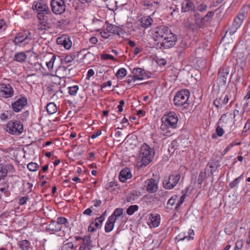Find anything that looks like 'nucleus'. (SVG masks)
Returning <instances> with one entry per match:
<instances>
[{
	"instance_id": "43",
	"label": "nucleus",
	"mask_w": 250,
	"mask_h": 250,
	"mask_svg": "<svg viewBox=\"0 0 250 250\" xmlns=\"http://www.w3.org/2000/svg\"><path fill=\"white\" fill-rule=\"evenodd\" d=\"M240 142L233 141L226 148L224 149V153L226 154L227 153L233 146H238L241 145Z\"/></svg>"
},
{
	"instance_id": "57",
	"label": "nucleus",
	"mask_w": 250,
	"mask_h": 250,
	"mask_svg": "<svg viewBox=\"0 0 250 250\" xmlns=\"http://www.w3.org/2000/svg\"><path fill=\"white\" fill-rule=\"evenodd\" d=\"M29 200V197L28 196H25L24 197H22L20 199L19 204L21 206H22L25 205L26 202Z\"/></svg>"
},
{
	"instance_id": "40",
	"label": "nucleus",
	"mask_w": 250,
	"mask_h": 250,
	"mask_svg": "<svg viewBox=\"0 0 250 250\" xmlns=\"http://www.w3.org/2000/svg\"><path fill=\"white\" fill-rule=\"evenodd\" d=\"M56 222L59 224V225H60L61 227H62V228L63 225L64 226H67V225L68 224V222L67 219L63 217H58L57 219Z\"/></svg>"
},
{
	"instance_id": "15",
	"label": "nucleus",
	"mask_w": 250,
	"mask_h": 250,
	"mask_svg": "<svg viewBox=\"0 0 250 250\" xmlns=\"http://www.w3.org/2000/svg\"><path fill=\"white\" fill-rule=\"evenodd\" d=\"M27 104V99L25 97H21L12 104L11 106L14 111L19 112L22 110L23 107Z\"/></svg>"
},
{
	"instance_id": "14",
	"label": "nucleus",
	"mask_w": 250,
	"mask_h": 250,
	"mask_svg": "<svg viewBox=\"0 0 250 250\" xmlns=\"http://www.w3.org/2000/svg\"><path fill=\"white\" fill-rule=\"evenodd\" d=\"M229 69L228 67H221L218 73V83L221 85H225L229 73Z\"/></svg>"
},
{
	"instance_id": "35",
	"label": "nucleus",
	"mask_w": 250,
	"mask_h": 250,
	"mask_svg": "<svg viewBox=\"0 0 250 250\" xmlns=\"http://www.w3.org/2000/svg\"><path fill=\"white\" fill-rule=\"evenodd\" d=\"M243 175H240L239 177L235 179L232 182L229 184V186L231 188H234L238 187V185L240 181L243 179Z\"/></svg>"
},
{
	"instance_id": "11",
	"label": "nucleus",
	"mask_w": 250,
	"mask_h": 250,
	"mask_svg": "<svg viewBox=\"0 0 250 250\" xmlns=\"http://www.w3.org/2000/svg\"><path fill=\"white\" fill-rule=\"evenodd\" d=\"M177 41V37L172 33H170L167 37L163 38L161 42V47L164 49H168L173 47Z\"/></svg>"
},
{
	"instance_id": "50",
	"label": "nucleus",
	"mask_w": 250,
	"mask_h": 250,
	"mask_svg": "<svg viewBox=\"0 0 250 250\" xmlns=\"http://www.w3.org/2000/svg\"><path fill=\"white\" fill-rule=\"evenodd\" d=\"M216 168V167L212 165H209V164H208L206 167V170L208 173V175L209 174L212 175Z\"/></svg>"
},
{
	"instance_id": "31",
	"label": "nucleus",
	"mask_w": 250,
	"mask_h": 250,
	"mask_svg": "<svg viewBox=\"0 0 250 250\" xmlns=\"http://www.w3.org/2000/svg\"><path fill=\"white\" fill-rule=\"evenodd\" d=\"M152 22V19L149 17H144L141 19V25L143 27H148L149 26Z\"/></svg>"
},
{
	"instance_id": "3",
	"label": "nucleus",
	"mask_w": 250,
	"mask_h": 250,
	"mask_svg": "<svg viewBox=\"0 0 250 250\" xmlns=\"http://www.w3.org/2000/svg\"><path fill=\"white\" fill-rule=\"evenodd\" d=\"M190 93L187 89H183L178 91L174 98V104L176 106H185V107L188 106L189 103L188 99Z\"/></svg>"
},
{
	"instance_id": "44",
	"label": "nucleus",
	"mask_w": 250,
	"mask_h": 250,
	"mask_svg": "<svg viewBox=\"0 0 250 250\" xmlns=\"http://www.w3.org/2000/svg\"><path fill=\"white\" fill-rule=\"evenodd\" d=\"M69 93L71 96H74L76 94L78 90H79V86L77 85H75L72 86H69Z\"/></svg>"
},
{
	"instance_id": "61",
	"label": "nucleus",
	"mask_w": 250,
	"mask_h": 250,
	"mask_svg": "<svg viewBox=\"0 0 250 250\" xmlns=\"http://www.w3.org/2000/svg\"><path fill=\"white\" fill-rule=\"evenodd\" d=\"M101 36L104 38H108L110 36V33L106 29L102 30L101 33Z\"/></svg>"
},
{
	"instance_id": "58",
	"label": "nucleus",
	"mask_w": 250,
	"mask_h": 250,
	"mask_svg": "<svg viewBox=\"0 0 250 250\" xmlns=\"http://www.w3.org/2000/svg\"><path fill=\"white\" fill-rule=\"evenodd\" d=\"M178 198L177 196L176 195L175 196L171 197L167 202V205L168 206H173L176 201L177 198Z\"/></svg>"
},
{
	"instance_id": "27",
	"label": "nucleus",
	"mask_w": 250,
	"mask_h": 250,
	"mask_svg": "<svg viewBox=\"0 0 250 250\" xmlns=\"http://www.w3.org/2000/svg\"><path fill=\"white\" fill-rule=\"evenodd\" d=\"M27 58V55L24 52L17 53L14 55V60L20 62H24Z\"/></svg>"
},
{
	"instance_id": "5",
	"label": "nucleus",
	"mask_w": 250,
	"mask_h": 250,
	"mask_svg": "<svg viewBox=\"0 0 250 250\" xmlns=\"http://www.w3.org/2000/svg\"><path fill=\"white\" fill-rule=\"evenodd\" d=\"M6 131L14 135H20L23 131V125L18 121H10L6 125Z\"/></svg>"
},
{
	"instance_id": "30",
	"label": "nucleus",
	"mask_w": 250,
	"mask_h": 250,
	"mask_svg": "<svg viewBox=\"0 0 250 250\" xmlns=\"http://www.w3.org/2000/svg\"><path fill=\"white\" fill-rule=\"evenodd\" d=\"M223 126H222L220 125L217 124V127L215 130V133H213L212 135V138L214 139L216 138L217 135L219 137H221L224 133V130L223 128Z\"/></svg>"
},
{
	"instance_id": "59",
	"label": "nucleus",
	"mask_w": 250,
	"mask_h": 250,
	"mask_svg": "<svg viewBox=\"0 0 250 250\" xmlns=\"http://www.w3.org/2000/svg\"><path fill=\"white\" fill-rule=\"evenodd\" d=\"M168 192L167 191H163L162 190H160V191H159L158 192V195L160 196H161L162 197V201L163 202H165L166 199V197L167 196V194Z\"/></svg>"
},
{
	"instance_id": "26",
	"label": "nucleus",
	"mask_w": 250,
	"mask_h": 250,
	"mask_svg": "<svg viewBox=\"0 0 250 250\" xmlns=\"http://www.w3.org/2000/svg\"><path fill=\"white\" fill-rule=\"evenodd\" d=\"M232 95L230 92H227L226 94L222 95L219 99L223 106L228 103L229 101L232 99Z\"/></svg>"
},
{
	"instance_id": "55",
	"label": "nucleus",
	"mask_w": 250,
	"mask_h": 250,
	"mask_svg": "<svg viewBox=\"0 0 250 250\" xmlns=\"http://www.w3.org/2000/svg\"><path fill=\"white\" fill-rule=\"evenodd\" d=\"M208 6L204 3H201L197 6V10L201 12H205L207 9Z\"/></svg>"
},
{
	"instance_id": "45",
	"label": "nucleus",
	"mask_w": 250,
	"mask_h": 250,
	"mask_svg": "<svg viewBox=\"0 0 250 250\" xmlns=\"http://www.w3.org/2000/svg\"><path fill=\"white\" fill-rule=\"evenodd\" d=\"M39 167V165L36 163L31 162L27 165V168L31 171H35Z\"/></svg>"
},
{
	"instance_id": "1",
	"label": "nucleus",
	"mask_w": 250,
	"mask_h": 250,
	"mask_svg": "<svg viewBox=\"0 0 250 250\" xmlns=\"http://www.w3.org/2000/svg\"><path fill=\"white\" fill-rule=\"evenodd\" d=\"M161 120L162 124L160 129L165 131L166 133L170 132L168 130L169 127L176 128L178 121V116L174 112H169L167 114L164 115Z\"/></svg>"
},
{
	"instance_id": "23",
	"label": "nucleus",
	"mask_w": 250,
	"mask_h": 250,
	"mask_svg": "<svg viewBox=\"0 0 250 250\" xmlns=\"http://www.w3.org/2000/svg\"><path fill=\"white\" fill-rule=\"evenodd\" d=\"M106 30L108 31L109 33L119 35L121 28L116 25L108 24L106 26Z\"/></svg>"
},
{
	"instance_id": "34",
	"label": "nucleus",
	"mask_w": 250,
	"mask_h": 250,
	"mask_svg": "<svg viewBox=\"0 0 250 250\" xmlns=\"http://www.w3.org/2000/svg\"><path fill=\"white\" fill-rule=\"evenodd\" d=\"M147 224L150 228H155L156 227V215L151 214L148 218Z\"/></svg>"
},
{
	"instance_id": "52",
	"label": "nucleus",
	"mask_w": 250,
	"mask_h": 250,
	"mask_svg": "<svg viewBox=\"0 0 250 250\" xmlns=\"http://www.w3.org/2000/svg\"><path fill=\"white\" fill-rule=\"evenodd\" d=\"M101 59L104 60L110 59L114 61H116V59L113 56L108 54H102L101 55Z\"/></svg>"
},
{
	"instance_id": "4",
	"label": "nucleus",
	"mask_w": 250,
	"mask_h": 250,
	"mask_svg": "<svg viewBox=\"0 0 250 250\" xmlns=\"http://www.w3.org/2000/svg\"><path fill=\"white\" fill-rule=\"evenodd\" d=\"M217 123L229 132L234 129V121H233V116L230 113L223 114Z\"/></svg>"
},
{
	"instance_id": "38",
	"label": "nucleus",
	"mask_w": 250,
	"mask_h": 250,
	"mask_svg": "<svg viewBox=\"0 0 250 250\" xmlns=\"http://www.w3.org/2000/svg\"><path fill=\"white\" fill-rule=\"evenodd\" d=\"M126 70L124 68H120L115 74V76L118 78H123L126 75Z\"/></svg>"
},
{
	"instance_id": "7",
	"label": "nucleus",
	"mask_w": 250,
	"mask_h": 250,
	"mask_svg": "<svg viewBox=\"0 0 250 250\" xmlns=\"http://www.w3.org/2000/svg\"><path fill=\"white\" fill-rule=\"evenodd\" d=\"M32 8L34 10H36L38 15V18L40 20L43 15L50 13L48 5L42 0L35 1L32 6Z\"/></svg>"
},
{
	"instance_id": "33",
	"label": "nucleus",
	"mask_w": 250,
	"mask_h": 250,
	"mask_svg": "<svg viewBox=\"0 0 250 250\" xmlns=\"http://www.w3.org/2000/svg\"><path fill=\"white\" fill-rule=\"evenodd\" d=\"M46 110L49 114H53L57 111V108L54 103H50L46 106Z\"/></svg>"
},
{
	"instance_id": "8",
	"label": "nucleus",
	"mask_w": 250,
	"mask_h": 250,
	"mask_svg": "<svg viewBox=\"0 0 250 250\" xmlns=\"http://www.w3.org/2000/svg\"><path fill=\"white\" fill-rule=\"evenodd\" d=\"M245 19V13H238L233 20L231 26L227 31L226 34L229 33L230 35H233L240 27Z\"/></svg>"
},
{
	"instance_id": "20",
	"label": "nucleus",
	"mask_w": 250,
	"mask_h": 250,
	"mask_svg": "<svg viewBox=\"0 0 250 250\" xmlns=\"http://www.w3.org/2000/svg\"><path fill=\"white\" fill-rule=\"evenodd\" d=\"M146 190L149 193H154L156 191V182L155 179L151 178L146 182Z\"/></svg>"
},
{
	"instance_id": "42",
	"label": "nucleus",
	"mask_w": 250,
	"mask_h": 250,
	"mask_svg": "<svg viewBox=\"0 0 250 250\" xmlns=\"http://www.w3.org/2000/svg\"><path fill=\"white\" fill-rule=\"evenodd\" d=\"M48 28V25L45 21H42L38 25V29L40 31L47 30Z\"/></svg>"
},
{
	"instance_id": "56",
	"label": "nucleus",
	"mask_w": 250,
	"mask_h": 250,
	"mask_svg": "<svg viewBox=\"0 0 250 250\" xmlns=\"http://www.w3.org/2000/svg\"><path fill=\"white\" fill-rule=\"evenodd\" d=\"M137 79L135 77L134 75H129L128 76L125 80V82L128 84H130L132 82H134Z\"/></svg>"
},
{
	"instance_id": "62",
	"label": "nucleus",
	"mask_w": 250,
	"mask_h": 250,
	"mask_svg": "<svg viewBox=\"0 0 250 250\" xmlns=\"http://www.w3.org/2000/svg\"><path fill=\"white\" fill-rule=\"evenodd\" d=\"M214 104L217 108H221L223 106L219 98H217L214 100Z\"/></svg>"
},
{
	"instance_id": "60",
	"label": "nucleus",
	"mask_w": 250,
	"mask_h": 250,
	"mask_svg": "<svg viewBox=\"0 0 250 250\" xmlns=\"http://www.w3.org/2000/svg\"><path fill=\"white\" fill-rule=\"evenodd\" d=\"M186 196V193H184L180 197V198L179 199V200L178 201V203L177 204L176 208H177L178 207L180 206V205H181L183 203V202L185 201Z\"/></svg>"
},
{
	"instance_id": "13",
	"label": "nucleus",
	"mask_w": 250,
	"mask_h": 250,
	"mask_svg": "<svg viewBox=\"0 0 250 250\" xmlns=\"http://www.w3.org/2000/svg\"><path fill=\"white\" fill-rule=\"evenodd\" d=\"M75 240L80 241L79 250H91L93 247L90 237L89 236H85L83 238L77 236L75 237Z\"/></svg>"
},
{
	"instance_id": "36",
	"label": "nucleus",
	"mask_w": 250,
	"mask_h": 250,
	"mask_svg": "<svg viewBox=\"0 0 250 250\" xmlns=\"http://www.w3.org/2000/svg\"><path fill=\"white\" fill-rule=\"evenodd\" d=\"M104 220V218H103V216H100L99 217L96 218L95 221L92 222V223L93 224L94 226L96 227V228L99 229L101 227L102 224Z\"/></svg>"
},
{
	"instance_id": "54",
	"label": "nucleus",
	"mask_w": 250,
	"mask_h": 250,
	"mask_svg": "<svg viewBox=\"0 0 250 250\" xmlns=\"http://www.w3.org/2000/svg\"><path fill=\"white\" fill-rule=\"evenodd\" d=\"M10 194L8 188H0V196H8Z\"/></svg>"
},
{
	"instance_id": "21",
	"label": "nucleus",
	"mask_w": 250,
	"mask_h": 250,
	"mask_svg": "<svg viewBox=\"0 0 250 250\" xmlns=\"http://www.w3.org/2000/svg\"><path fill=\"white\" fill-rule=\"evenodd\" d=\"M131 177L132 175L130 169L128 168H125L121 171L119 178L121 182H125Z\"/></svg>"
},
{
	"instance_id": "25",
	"label": "nucleus",
	"mask_w": 250,
	"mask_h": 250,
	"mask_svg": "<svg viewBox=\"0 0 250 250\" xmlns=\"http://www.w3.org/2000/svg\"><path fill=\"white\" fill-rule=\"evenodd\" d=\"M18 245L21 250H32L31 243L27 240L19 241Z\"/></svg>"
},
{
	"instance_id": "17",
	"label": "nucleus",
	"mask_w": 250,
	"mask_h": 250,
	"mask_svg": "<svg viewBox=\"0 0 250 250\" xmlns=\"http://www.w3.org/2000/svg\"><path fill=\"white\" fill-rule=\"evenodd\" d=\"M171 33L172 32L169 28L166 26L157 27V40H162Z\"/></svg>"
},
{
	"instance_id": "41",
	"label": "nucleus",
	"mask_w": 250,
	"mask_h": 250,
	"mask_svg": "<svg viewBox=\"0 0 250 250\" xmlns=\"http://www.w3.org/2000/svg\"><path fill=\"white\" fill-rule=\"evenodd\" d=\"M138 206L137 205L130 206L126 210V213L129 215H132L135 211L138 210Z\"/></svg>"
},
{
	"instance_id": "16",
	"label": "nucleus",
	"mask_w": 250,
	"mask_h": 250,
	"mask_svg": "<svg viewBox=\"0 0 250 250\" xmlns=\"http://www.w3.org/2000/svg\"><path fill=\"white\" fill-rule=\"evenodd\" d=\"M57 43L63 46L66 49H69L72 46V42L69 37L66 35L59 37L57 39Z\"/></svg>"
},
{
	"instance_id": "48",
	"label": "nucleus",
	"mask_w": 250,
	"mask_h": 250,
	"mask_svg": "<svg viewBox=\"0 0 250 250\" xmlns=\"http://www.w3.org/2000/svg\"><path fill=\"white\" fill-rule=\"evenodd\" d=\"M123 214V209L121 208H117L115 209L113 214L110 216L113 217L114 219H116L117 217L120 216Z\"/></svg>"
},
{
	"instance_id": "22",
	"label": "nucleus",
	"mask_w": 250,
	"mask_h": 250,
	"mask_svg": "<svg viewBox=\"0 0 250 250\" xmlns=\"http://www.w3.org/2000/svg\"><path fill=\"white\" fill-rule=\"evenodd\" d=\"M116 220V219H114L113 217L112 216H109L108 218V220L104 227L105 231L106 232H109L112 230Z\"/></svg>"
},
{
	"instance_id": "29",
	"label": "nucleus",
	"mask_w": 250,
	"mask_h": 250,
	"mask_svg": "<svg viewBox=\"0 0 250 250\" xmlns=\"http://www.w3.org/2000/svg\"><path fill=\"white\" fill-rule=\"evenodd\" d=\"M48 229L54 232H58L61 230L62 227L56 221H53L49 225Z\"/></svg>"
},
{
	"instance_id": "19",
	"label": "nucleus",
	"mask_w": 250,
	"mask_h": 250,
	"mask_svg": "<svg viewBox=\"0 0 250 250\" xmlns=\"http://www.w3.org/2000/svg\"><path fill=\"white\" fill-rule=\"evenodd\" d=\"M194 232L193 230L189 229L188 232V234H186L185 233H181L176 237V240H177L178 242L179 241H183L185 239H187L188 241L193 240L194 238Z\"/></svg>"
},
{
	"instance_id": "10",
	"label": "nucleus",
	"mask_w": 250,
	"mask_h": 250,
	"mask_svg": "<svg viewBox=\"0 0 250 250\" xmlns=\"http://www.w3.org/2000/svg\"><path fill=\"white\" fill-rule=\"evenodd\" d=\"M50 5L52 11L55 14L60 15L65 11V0H51Z\"/></svg>"
},
{
	"instance_id": "51",
	"label": "nucleus",
	"mask_w": 250,
	"mask_h": 250,
	"mask_svg": "<svg viewBox=\"0 0 250 250\" xmlns=\"http://www.w3.org/2000/svg\"><path fill=\"white\" fill-rule=\"evenodd\" d=\"M244 245V241L243 239L237 240L235 243L234 250H240L242 248Z\"/></svg>"
},
{
	"instance_id": "24",
	"label": "nucleus",
	"mask_w": 250,
	"mask_h": 250,
	"mask_svg": "<svg viewBox=\"0 0 250 250\" xmlns=\"http://www.w3.org/2000/svg\"><path fill=\"white\" fill-rule=\"evenodd\" d=\"M103 25L104 22L102 21L94 19L93 20V23L91 24V28L95 31H99L102 29Z\"/></svg>"
},
{
	"instance_id": "9",
	"label": "nucleus",
	"mask_w": 250,
	"mask_h": 250,
	"mask_svg": "<svg viewBox=\"0 0 250 250\" xmlns=\"http://www.w3.org/2000/svg\"><path fill=\"white\" fill-rule=\"evenodd\" d=\"M31 39V33L28 31H22L16 35L13 42L15 44L19 45L23 42L25 45L28 44Z\"/></svg>"
},
{
	"instance_id": "46",
	"label": "nucleus",
	"mask_w": 250,
	"mask_h": 250,
	"mask_svg": "<svg viewBox=\"0 0 250 250\" xmlns=\"http://www.w3.org/2000/svg\"><path fill=\"white\" fill-rule=\"evenodd\" d=\"M74 60V56L73 55H66L63 59V64H68L72 62Z\"/></svg>"
},
{
	"instance_id": "37",
	"label": "nucleus",
	"mask_w": 250,
	"mask_h": 250,
	"mask_svg": "<svg viewBox=\"0 0 250 250\" xmlns=\"http://www.w3.org/2000/svg\"><path fill=\"white\" fill-rule=\"evenodd\" d=\"M12 112L11 111H6V112L2 113L0 115V119L1 121H4L8 119H10L12 117Z\"/></svg>"
},
{
	"instance_id": "28",
	"label": "nucleus",
	"mask_w": 250,
	"mask_h": 250,
	"mask_svg": "<svg viewBox=\"0 0 250 250\" xmlns=\"http://www.w3.org/2000/svg\"><path fill=\"white\" fill-rule=\"evenodd\" d=\"M133 75L137 80H143L144 79L143 70L140 68H134L132 71Z\"/></svg>"
},
{
	"instance_id": "39",
	"label": "nucleus",
	"mask_w": 250,
	"mask_h": 250,
	"mask_svg": "<svg viewBox=\"0 0 250 250\" xmlns=\"http://www.w3.org/2000/svg\"><path fill=\"white\" fill-rule=\"evenodd\" d=\"M76 248L72 242H68L63 245L61 250H75Z\"/></svg>"
},
{
	"instance_id": "12",
	"label": "nucleus",
	"mask_w": 250,
	"mask_h": 250,
	"mask_svg": "<svg viewBox=\"0 0 250 250\" xmlns=\"http://www.w3.org/2000/svg\"><path fill=\"white\" fill-rule=\"evenodd\" d=\"M14 89L9 83L0 84V96L4 98H9L14 96Z\"/></svg>"
},
{
	"instance_id": "32",
	"label": "nucleus",
	"mask_w": 250,
	"mask_h": 250,
	"mask_svg": "<svg viewBox=\"0 0 250 250\" xmlns=\"http://www.w3.org/2000/svg\"><path fill=\"white\" fill-rule=\"evenodd\" d=\"M165 10L166 14H170L171 16H173L174 13L178 12V8L175 5H173L172 6H167Z\"/></svg>"
},
{
	"instance_id": "49",
	"label": "nucleus",
	"mask_w": 250,
	"mask_h": 250,
	"mask_svg": "<svg viewBox=\"0 0 250 250\" xmlns=\"http://www.w3.org/2000/svg\"><path fill=\"white\" fill-rule=\"evenodd\" d=\"M206 172L201 171L199 173V177L197 180L198 183L200 185H201L203 182V181L205 179L206 177Z\"/></svg>"
},
{
	"instance_id": "64",
	"label": "nucleus",
	"mask_w": 250,
	"mask_h": 250,
	"mask_svg": "<svg viewBox=\"0 0 250 250\" xmlns=\"http://www.w3.org/2000/svg\"><path fill=\"white\" fill-rule=\"evenodd\" d=\"M167 61L164 59H159V60H157V65H159V66H164L166 64Z\"/></svg>"
},
{
	"instance_id": "2",
	"label": "nucleus",
	"mask_w": 250,
	"mask_h": 250,
	"mask_svg": "<svg viewBox=\"0 0 250 250\" xmlns=\"http://www.w3.org/2000/svg\"><path fill=\"white\" fill-rule=\"evenodd\" d=\"M155 152L146 144H143L140 148L138 159L142 164L141 166H146L150 163L154 156Z\"/></svg>"
},
{
	"instance_id": "47",
	"label": "nucleus",
	"mask_w": 250,
	"mask_h": 250,
	"mask_svg": "<svg viewBox=\"0 0 250 250\" xmlns=\"http://www.w3.org/2000/svg\"><path fill=\"white\" fill-rule=\"evenodd\" d=\"M214 15V13L213 11H209L203 18H202V21H206V22H207L213 17Z\"/></svg>"
},
{
	"instance_id": "6",
	"label": "nucleus",
	"mask_w": 250,
	"mask_h": 250,
	"mask_svg": "<svg viewBox=\"0 0 250 250\" xmlns=\"http://www.w3.org/2000/svg\"><path fill=\"white\" fill-rule=\"evenodd\" d=\"M181 178V176L178 173L171 174L168 177L164 178L163 182V186L166 189H172L178 184Z\"/></svg>"
},
{
	"instance_id": "53",
	"label": "nucleus",
	"mask_w": 250,
	"mask_h": 250,
	"mask_svg": "<svg viewBox=\"0 0 250 250\" xmlns=\"http://www.w3.org/2000/svg\"><path fill=\"white\" fill-rule=\"evenodd\" d=\"M206 23V21H202V18L201 19H197L195 20V23L199 28H202L204 26L205 23Z\"/></svg>"
},
{
	"instance_id": "18",
	"label": "nucleus",
	"mask_w": 250,
	"mask_h": 250,
	"mask_svg": "<svg viewBox=\"0 0 250 250\" xmlns=\"http://www.w3.org/2000/svg\"><path fill=\"white\" fill-rule=\"evenodd\" d=\"M195 8V5L191 0H184L181 3V10L183 12L192 11Z\"/></svg>"
},
{
	"instance_id": "63",
	"label": "nucleus",
	"mask_w": 250,
	"mask_h": 250,
	"mask_svg": "<svg viewBox=\"0 0 250 250\" xmlns=\"http://www.w3.org/2000/svg\"><path fill=\"white\" fill-rule=\"evenodd\" d=\"M94 71L92 69L88 70L87 74L86 79L89 80L90 77H92L94 75Z\"/></svg>"
}]
</instances>
